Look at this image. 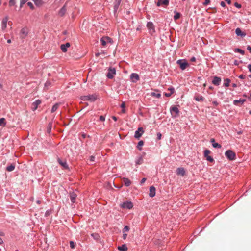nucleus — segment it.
Masks as SVG:
<instances>
[{
  "label": "nucleus",
  "instance_id": "f257e3e1",
  "mask_svg": "<svg viewBox=\"0 0 251 251\" xmlns=\"http://www.w3.org/2000/svg\"><path fill=\"white\" fill-rule=\"evenodd\" d=\"M100 42L103 47H106L108 45H110L112 43V39L110 37L107 36L102 37L100 39Z\"/></svg>",
  "mask_w": 251,
  "mask_h": 251
},
{
  "label": "nucleus",
  "instance_id": "f03ea898",
  "mask_svg": "<svg viewBox=\"0 0 251 251\" xmlns=\"http://www.w3.org/2000/svg\"><path fill=\"white\" fill-rule=\"evenodd\" d=\"M226 156L230 160H234L236 158V154L231 150H227L225 153Z\"/></svg>",
  "mask_w": 251,
  "mask_h": 251
},
{
  "label": "nucleus",
  "instance_id": "7ed1b4c3",
  "mask_svg": "<svg viewBox=\"0 0 251 251\" xmlns=\"http://www.w3.org/2000/svg\"><path fill=\"white\" fill-rule=\"evenodd\" d=\"M81 99L84 101L89 100L91 102H93L96 100L97 96L95 95H89L82 96Z\"/></svg>",
  "mask_w": 251,
  "mask_h": 251
},
{
  "label": "nucleus",
  "instance_id": "20e7f679",
  "mask_svg": "<svg viewBox=\"0 0 251 251\" xmlns=\"http://www.w3.org/2000/svg\"><path fill=\"white\" fill-rule=\"evenodd\" d=\"M29 29L27 27L22 28L20 32V37L21 38H25L28 35Z\"/></svg>",
  "mask_w": 251,
  "mask_h": 251
},
{
  "label": "nucleus",
  "instance_id": "39448f33",
  "mask_svg": "<svg viewBox=\"0 0 251 251\" xmlns=\"http://www.w3.org/2000/svg\"><path fill=\"white\" fill-rule=\"evenodd\" d=\"M147 27L149 30V33L152 35L155 32V27L153 24L151 22L147 23Z\"/></svg>",
  "mask_w": 251,
  "mask_h": 251
},
{
  "label": "nucleus",
  "instance_id": "423d86ee",
  "mask_svg": "<svg viewBox=\"0 0 251 251\" xmlns=\"http://www.w3.org/2000/svg\"><path fill=\"white\" fill-rule=\"evenodd\" d=\"M170 112L173 117H176L178 116L179 110L178 108L175 106L170 108Z\"/></svg>",
  "mask_w": 251,
  "mask_h": 251
},
{
  "label": "nucleus",
  "instance_id": "0eeeda50",
  "mask_svg": "<svg viewBox=\"0 0 251 251\" xmlns=\"http://www.w3.org/2000/svg\"><path fill=\"white\" fill-rule=\"evenodd\" d=\"M116 74V70L114 68L110 67L108 69V72L107 74V77L109 79H112L113 78L114 75Z\"/></svg>",
  "mask_w": 251,
  "mask_h": 251
},
{
  "label": "nucleus",
  "instance_id": "6e6552de",
  "mask_svg": "<svg viewBox=\"0 0 251 251\" xmlns=\"http://www.w3.org/2000/svg\"><path fill=\"white\" fill-rule=\"evenodd\" d=\"M144 131L143 128L142 127H139L135 132L134 137L137 139H139L144 133Z\"/></svg>",
  "mask_w": 251,
  "mask_h": 251
},
{
  "label": "nucleus",
  "instance_id": "1a4fd4ad",
  "mask_svg": "<svg viewBox=\"0 0 251 251\" xmlns=\"http://www.w3.org/2000/svg\"><path fill=\"white\" fill-rule=\"evenodd\" d=\"M121 206L123 208L130 209L133 207V205L131 202L127 201L125 202H123L121 204Z\"/></svg>",
  "mask_w": 251,
  "mask_h": 251
},
{
  "label": "nucleus",
  "instance_id": "9d476101",
  "mask_svg": "<svg viewBox=\"0 0 251 251\" xmlns=\"http://www.w3.org/2000/svg\"><path fill=\"white\" fill-rule=\"evenodd\" d=\"M210 153V151L208 150H205L204 151V156L206 158V160L210 162H213L214 161L213 158L209 155V154Z\"/></svg>",
  "mask_w": 251,
  "mask_h": 251
},
{
  "label": "nucleus",
  "instance_id": "9b49d317",
  "mask_svg": "<svg viewBox=\"0 0 251 251\" xmlns=\"http://www.w3.org/2000/svg\"><path fill=\"white\" fill-rule=\"evenodd\" d=\"M177 63L180 65V68L183 70L188 66V64L185 61L178 60L177 61Z\"/></svg>",
  "mask_w": 251,
  "mask_h": 251
},
{
  "label": "nucleus",
  "instance_id": "f8f14e48",
  "mask_svg": "<svg viewBox=\"0 0 251 251\" xmlns=\"http://www.w3.org/2000/svg\"><path fill=\"white\" fill-rule=\"evenodd\" d=\"M130 78L133 82H136L139 80V76L136 73H132L130 75Z\"/></svg>",
  "mask_w": 251,
  "mask_h": 251
},
{
  "label": "nucleus",
  "instance_id": "ddd939ff",
  "mask_svg": "<svg viewBox=\"0 0 251 251\" xmlns=\"http://www.w3.org/2000/svg\"><path fill=\"white\" fill-rule=\"evenodd\" d=\"M8 21V17H5L2 20L1 23V29L2 30H4L7 27V23Z\"/></svg>",
  "mask_w": 251,
  "mask_h": 251
},
{
  "label": "nucleus",
  "instance_id": "4468645a",
  "mask_svg": "<svg viewBox=\"0 0 251 251\" xmlns=\"http://www.w3.org/2000/svg\"><path fill=\"white\" fill-rule=\"evenodd\" d=\"M169 4V0H158V1L156 3L157 6H160L161 5H168Z\"/></svg>",
  "mask_w": 251,
  "mask_h": 251
},
{
  "label": "nucleus",
  "instance_id": "2eb2a0df",
  "mask_svg": "<svg viewBox=\"0 0 251 251\" xmlns=\"http://www.w3.org/2000/svg\"><path fill=\"white\" fill-rule=\"evenodd\" d=\"M41 103V101L40 100H37L32 103V109L33 111H35L38 108V106Z\"/></svg>",
  "mask_w": 251,
  "mask_h": 251
},
{
  "label": "nucleus",
  "instance_id": "dca6fc26",
  "mask_svg": "<svg viewBox=\"0 0 251 251\" xmlns=\"http://www.w3.org/2000/svg\"><path fill=\"white\" fill-rule=\"evenodd\" d=\"M221 81V79L220 77L214 76L212 80V83L215 85L218 86L220 85Z\"/></svg>",
  "mask_w": 251,
  "mask_h": 251
},
{
  "label": "nucleus",
  "instance_id": "f3484780",
  "mask_svg": "<svg viewBox=\"0 0 251 251\" xmlns=\"http://www.w3.org/2000/svg\"><path fill=\"white\" fill-rule=\"evenodd\" d=\"M155 195V188L153 186H151L150 188L149 196L150 197H153Z\"/></svg>",
  "mask_w": 251,
  "mask_h": 251
},
{
  "label": "nucleus",
  "instance_id": "a211bd4d",
  "mask_svg": "<svg viewBox=\"0 0 251 251\" xmlns=\"http://www.w3.org/2000/svg\"><path fill=\"white\" fill-rule=\"evenodd\" d=\"M70 46V44L69 43H66L65 44H62L60 46V48L63 52H65L67 50V48L69 47Z\"/></svg>",
  "mask_w": 251,
  "mask_h": 251
},
{
  "label": "nucleus",
  "instance_id": "6ab92c4d",
  "mask_svg": "<svg viewBox=\"0 0 251 251\" xmlns=\"http://www.w3.org/2000/svg\"><path fill=\"white\" fill-rule=\"evenodd\" d=\"M185 171L183 168L180 167L177 169L176 170V174L178 175H181V176H183L185 175Z\"/></svg>",
  "mask_w": 251,
  "mask_h": 251
},
{
  "label": "nucleus",
  "instance_id": "aec40b11",
  "mask_svg": "<svg viewBox=\"0 0 251 251\" xmlns=\"http://www.w3.org/2000/svg\"><path fill=\"white\" fill-rule=\"evenodd\" d=\"M58 162L59 163V164L61 166H62L64 168H65V169H68V164H67L66 161H62L61 159H58Z\"/></svg>",
  "mask_w": 251,
  "mask_h": 251
},
{
  "label": "nucleus",
  "instance_id": "412c9836",
  "mask_svg": "<svg viewBox=\"0 0 251 251\" xmlns=\"http://www.w3.org/2000/svg\"><path fill=\"white\" fill-rule=\"evenodd\" d=\"M76 197L77 195L74 192L70 194V199L72 203L75 202Z\"/></svg>",
  "mask_w": 251,
  "mask_h": 251
},
{
  "label": "nucleus",
  "instance_id": "4be33fe9",
  "mask_svg": "<svg viewBox=\"0 0 251 251\" xmlns=\"http://www.w3.org/2000/svg\"><path fill=\"white\" fill-rule=\"evenodd\" d=\"M123 181L126 186H129L131 184V181L127 178L124 177L123 178Z\"/></svg>",
  "mask_w": 251,
  "mask_h": 251
},
{
  "label": "nucleus",
  "instance_id": "5701e85b",
  "mask_svg": "<svg viewBox=\"0 0 251 251\" xmlns=\"http://www.w3.org/2000/svg\"><path fill=\"white\" fill-rule=\"evenodd\" d=\"M66 11V9L65 8V6L64 5L59 10V11L58 12V15L60 16H63L65 14Z\"/></svg>",
  "mask_w": 251,
  "mask_h": 251
},
{
  "label": "nucleus",
  "instance_id": "b1692460",
  "mask_svg": "<svg viewBox=\"0 0 251 251\" xmlns=\"http://www.w3.org/2000/svg\"><path fill=\"white\" fill-rule=\"evenodd\" d=\"M235 33L237 36H244L245 34L239 28H237L235 30Z\"/></svg>",
  "mask_w": 251,
  "mask_h": 251
},
{
  "label": "nucleus",
  "instance_id": "393cba45",
  "mask_svg": "<svg viewBox=\"0 0 251 251\" xmlns=\"http://www.w3.org/2000/svg\"><path fill=\"white\" fill-rule=\"evenodd\" d=\"M118 249L121 251H126L128 248L126 245L123 244L121 246H118Z\"/></svg>",
  "mask_w": 251,
  "mask_h": 251
},
{
  "label": "nucleus",
  "instance_id": "a878e982",
  "mask_svg": "<svg viewBox=\"0 0 251 251\" xmlns=\"http://www.w3.org/2000/svg\"><path fill=\"white\" fill-rule=\"evenodd\" d=\"M246 101V100L245 99H240V100H234L233 101V104H235V105H237L238 103H241V104H243L244 103V102Z\"/></svg>",
  "mask_w": 251,
  "mask_h": 251
},
{
  "label": "nucleus",
  "instance_id": "bb28decb",
  "mask_svg": "<svg viewBox=\"0 0 251 251\" xmlns=\"http://www.w3.org/2000/svg\"><path fill=\"white\" fill-rule=\"evenodd\" d=\"M35 5H36L38 6H40L42 5L43 2L42 0H32Z\"/></svg>",
  "mask_w": 251,
  "mask_h": 251
},
{
  "label": "nucleus",
  "instance_id": "cd10ccee",
  "mask_svg": "<svg viewBox=\"0 0 251 251\" xmlns=\"http://www.w3.org/2000/svg\"><path fill=\"white\" fill-rule=\"evenodd\" d=\"M6 125L5 119L4 118L0 119V126L4 127Z\"/></svg>",
  "mask_w": 251,
  "mask_h": 251
},
{
  "label": "nucleus",
  "instance_id": "c85d7f7f",
  "mask_svg": "<svg viewBox=\"0 0 251 251\" xmlns=\"http://www.w3.org/2000/svg\"><path fill=\"white\" fill-rule=\"evenodd\" d=\"M15 169V166L11 164L9 166H8L7 167H6V170L8 172H11V171H12L14 170Z\"/></svg>",
  "mask_w": 251,
  "mask_h": 251
},
{
  "label": "nucleus",
  "instance_id": "c756f323",
  "mask_svg": "<svg viewBox=\"0 0 251 251\" xmlns=\"http://www.w3.org/2000/svg\"><path fill=\"white\" fill-rule=\"evenodd\" d=\"M143 159L142 157H138L136 161V164L140 165L143 163Z\"/></svg>",
  "mask_w": 251,
  "mask_h": 251
},
{
  "label": "nucleus",
  "instance_id": "7c9ffc66",
  "mask_svg": "<svg viewBox=\"0 0 251 251\" xmlns=\"http://www.w3.org/2000/svg\"><path fill=\"white\" fill-rule=\"evenodd\" d=\"M150 95L157 98H159L161 97L160 93H156L155 92H151Z\"/></svg>",
  "mask_w": 251,
  "mask_h": 251
},
{
  "label": "nucleus",
  "instance_id": "2f4dec72",
  "mask_svg": "<svg viewBox=\"0 0 251 251\" xmlns=\"http://www.w3.org/2000/svg\"><path fill=\"white\" fill-rule=\"evenodd\" d=\"M59 104V103H56L52 107L51 111L52 113L55 112L57 108H58Z\"/></svg>",
  "mask_w": 251,
  "mask_h": 251
},
{
  "label": "nucleus",
  "instance_id": "473e14b6",
  "mask_svg": "<svg viewBox=\"0 0 251 251\" xmlns=\"http://www.w3.org/2000/svg\"><path fill=\"white\" fill-rule=\"evenodd\" d=\"M121 0H115L114 3V9H117L121 3Z\"/></svg>",
  "mask_w": 251,
  "mask_h": 251
},
{
  "label": "nucleus",
  "instance_id": "72a5a7b5",
  "mask_svg": "<svg viewBox=\"0 0 251 251\" xmlns=\"http://www.w3.org/2000/svg\"><path fill=\"white\" fill-rule=\"evenodd\" d=\"M91 236L95 240H98L100 238V236L97 233H92Z\"/></svg>",
  "mask_w": 251,
  "mask_h": 251
},
{
  "label": "nucleus",
  "instance_id": "f704fd0d",
  "mask_svg": "<svg viewBox=\"0 0 251 251\" xmlns=\"http://www.w3.org/2000/svg\"><path fill=\"white\" fill-rule=\"evenodd\" d=\"M230 82V80L229 79L226 78V79H225L224 86L225 87H228L229 85Z\"/></svg>",
  "mask_w": 251,
  "mask_h": 251
},
{
  "label": "nucleus",
  "instance_id": "c9c22d12",
  "mask_svg": "<svg viewBox=\"0 0 251 251\" xmlns=\"http://www.w3.org/2000/svg\"><path fill=\"white\" fill-rule=\"evenodd\" d=\"M144 145V142L142 140L140 141L137 145L138 149L140 150H142V146Z\"/></svg>",
  "mask_w": 251,
  "mask_h": 251
},
{
  "label": "nucleus",
  "instance_id": "e433bc0d",
  "mask_svg": "<svg viewBox=\"0 0 251 251\" xmlns=\"http://www.w3.org/2000/svg\"><path fill=\"white\" fill-rule=\"evenodd\" d=\"M235 52H239V53H241L242 55H244V53H245V52H244V51L243 50H242V49H239V48L235 49Z\"/></svg>",
  "mask_w": 251,
  "mask_h": 251
},
{
  "label": "nucleus",
  "instance_id": "4c0bfd02",
  "mask_svg": "<svg viewBox=\"0 0 251 251\" xmlns=\"http://www.w3.org/2000/svg\"><path fill=\"white\" fill-rule=\"evenodd\" d=\"M180 17V14L179 12H175V14L174 16V20H176L178 19Z\"/></svg>",
  "mask_w": 251,
  "mask_h": 251
},
{
  "label": "nucleus",
  "instance_id": "58836bf2",
  "mask_svg": "<svg viewBox=\"0 0 251 251\" xmlns=\"http://www.w3.org/2000/svg\"><path fill=\"white\" fill-rule=\"evenodd\" d=\"M196 100L198 101H201L203 100V98L202 96H197L195 98Z\"/></svg>",
  "mask_w": 251,
  "mask_h": 251
},
{
  "label": "nucleus",
  "instance_id": "ea45409f",
  "mask_svg": "<svg viewBox=\"0 0 251 251\" xmlns=\"http://www.w3.org/2000/svg\"><path fill=\"white\" fill-rule=\"evenodd\" d=\"M212 146H213V147H214L215 148L219 149V148H221V145H220L218 143H215L212 144Z\"/></svg>",
  "mask_w": 251,
  "mask_h": 251
},
{
  "label": "nucleus",
  "instance_id": "a19ab883",
  "mask_svg": "<svg viewBox=\"0 0 251 251\" xmlns=\"http://www.w3.org/2000/svg\"><path fill=\"white\" fill-rule=\"evenodd\" d=\"M120 106H121V108H123V109L122 110V112L123 113H125V111H126L125 109H124L125 108V107H126V104H125V102H123L122 103V104H121Z\"/></svg>",
  "mask_w": 251,
  "mask_h": 251
},
{
  "label": "nucleus",
  "instance_id": "79ce46f5",
  "mask_svg": "<svg viewBox=\"0 0 251 251\" xmlns=\"http://www.w3.org/2000/svg\"><path fill=\"white\" fill-rule=\"evenodd\" d=\"M15 3V0H9V4L10 6L14 5Z\"/></svg>",
  "mask_w": 251,
  "mask_h": 251
},
{
  "label": "nucleus",
  "instance_id": "37998d69",
  "mask_svg": "<svg viewBox=\"0 0 251 251\" xmlns=\"http://www.w3.org/2000/svg\"><path fill=\"white\" fill-rule=\"evenodd\" d=\"M129 226H126L124 227V229H123V232L124 233V232H128V231H129Z\"/></svg>",
  "mask_w": 251,
  "mask_h": 251
},
{
  "label": "nucleus",
  "instance_id": "c03bdc74",
  "mask_svg": "<svg viewBox=\"0 0 251 251\" xmlns=\"http://www.w3.org/2000/svg\"><path fill=\"white\" fill-rule=\"evenodd\" d=\"M27 1H28V0H21V1H20V7H22Z\"/></svg>",
  "mask_w": 251,
  "mask_h": 251
},
{
  "label": "nucleus",
  "instance_id": "a18cd8bd",
  "mask_svg": "<svg viewBox=\"0 0 251 251\" xmlns=\"http://www.w3.org/2000/svg\"><path fill=\"white\" fill-rule=\"evenodd\" d=\"M70 247L72 248V249H74L75 248V244L74 243L73 241H70Z\"/></svg>",
  "mask_w": 251,
  "mask_h": 251
},
{
  "label": "nucleus",
  "instance_id": "49530a36",
  "mask_svg": "<svg viewBox=\"0 0 251 251\" xmlns=\"http://www.w3.org/2000/svg\"><path fill=\"white\" fill-rule=\"evenodd\" d=\"M27 5L30 7V8L32 9H34V6H33V4L32 2H28L27 3Z\"/></svg>",
  "mask_w": 251,
  "mask_h": 251
},
{
  "label": "nucleus",
  "instance_id": "de8ad7c7",
  "mask_svg": "<svg viewBox=\"0 0 251 251\" xmlns=\"http://www.w3.org/2000/svg\"><path fill=\"white\" fill-rule=\"evenodd\" d=\"M234 6L238 8H240L241 7V5L237 2H235L234 3Z\"/></svg>",
  "mask_w": 251,
  "mask_h": 251
},
{
  "label": "nucleus",
  "instance_id": "09e8293b",
  "mask_svg": "<svg viewBox=\"0 0 251 251\" xmlns=\"http://www.w3.org/2000/svg\"><path fill=\"white\" fill-rule=\"evenodd\" d=\"M210 3V0H205V1L203 3V5H207Z\"/></svg>",
  "mask_w": 251,
  "mask_h": 251
},
{
  "label": "nucleus",
  "instance_id": "8fccbe9b",
  "mask_svg": "<svg viewBox=\"0 0 251 251\" xmlns=\"http://www.w3.org/2000/svg\"><path fill=\"white\" fill-rule=\"evenodd\" d=\"M50 84H51L50 82L47 81L45 84V87L48 88V87H49L50 85Z\"/></svg>",
  "mask_w": 251,
  "mask_h": 251
},
{
  "label": "nucleus",
  "instance_id": "3c124183",
  "mask_svg": "<svg viewBox=\"0 0 251 251\" xmlns=\"http://www.w3.org/2000/svg\"><path fill=\"white\" fill-rule=\"evenodd\" d=\"M95 157L93 155H92L90 157V161L91 162H94L95 161Z\"/></svg>",
  "mask_w": 251,
  "mask_h": 251
},
{
  "label": "nucleus",
  "instance_id": "603ef678",
  "mask_svg": "<svg viewBox=\"0 0 251 251\" xmlns=\"http://www.w3.org/2000/svg\"><path fill=\"white\" fill-rule=\"evenodd\" d=\"M168 90H170V92L172 93V94L175 91V89H174V88L173 87H170V88H168Z\"/></svg>",
  "mask_w": 251,
  "mask_h": 251
},
{
  "label": "nucleus",
  "instance_id": "864d4df0",
  "mask_svg": "<svg viewBox=\"0 0 251 251\" xmlns=\"http://www.w3.org/2000/svg\"><path fill=\"white\" fill-rule=\"evenodd\" d=\"M146 178H142L141 181V182H140L141 184V185L145 183V182L146 181Z\"/></svg>",
  "mask_w": 251,
  "mask_h": 251
},
{
  "label": "nucleus",
  "instance_id": "5fc2aeb1",
  "mask_svg": "<svg viewBox=\"0 0 251 251\" xmlns=\"http://www.w3.org/2000/svg\"><path fill=\"white\" fill-rule=\"evenodd\" d=\"M105 117L103 116H100V120L101 121H105Z\"/></svg>",
  "mask_w": 251,
  "mask_h": 251
},
{
  "label": "nucleus",
  "instance_id": "6e6d98bb",
  "mask_svg": "<svg viewBox=\"0 0 251 251\" xmlns=\"http://www.w3.org/2000/svg\"><path fill=\"white\" fill-rule=\"evenodd\" d=\"M172 94V93L170 92V93H165L164 95H165V96L166 97H168L171 96V95Z\"/></svg>",
  "mask_w": 251,
  "mask_h": 251
},
{
  "label": "nucleus",
  "instance_id": "4d7b16f0",
  "mask_svg": "<svg viewBox=\"0 0 251 251\" xmlns=\"http://www.w3.org/2000/svg\"><path fill=\"white\" fill-rule=\"evenodd\" d=\"M127 234L124 233L123 235V238L124 239H126V237H127Z\"/></svg>",
  "mask_w": 251,
  "mask_h": 251
},
{
  "label": "nucleus",
  "instance_id": "13d9d810",
  "mask_svg": "<svg viewBox=\"0 0 251 251\" xmlns=\"http://www.w3.org/2000/svg\"><path fill=\"white\" fill-rule=\"evenodd\" d=\"M212 103L215 106H217L219 104L218 102L217 101H213L212 102Z\"/></svg>",
  "mask_w": 251,
  "mask_h": 251
},
{
  "label": "nucleus",
  "instance_id": "bf43d9fd",
  "mask_svg": "<svg viewBox=\"0 0 251 251\" xmlns=\"http://www.w3.org/2000/svg\"><path fill=\"white\" fill-rule=\"evenodd\" d=\"M220 5L222 7H225V3L224 1H221L220 2Z\"/></svg>",
  "mask_w": 251,
  "mask_h": 251
},
{
  "label": "nucleus",
  "instance_id": "052dcab7",
  "mask_svg": "<svg viewBox=\"0 0 251 251\" xmlns=\"http://www.w3.org/2000/svg\"><path fill=\"white\" fill-rule=\"evenodd\" d=\"M241 79H244L245 78V75H241L239 77Z\"/></svg>",
  "mask_w": 251,
  "mask_h": 251
},
{
  "label": "nucleus",
  "instance_id": "680f3d73",
  "mask_svg": "<svg viewBox=\"0 0 251 251\" xmlns=\"http://www.w3.org/2000/svg\"><path fill=\"white\" fill-rule=\"evenodd\" d=\"M210 142L212 144H214V143H215L216 142H215V140L214 138H211L210 139Z\"/></svg>",
  "mask_w": 251,
  "mask_h": 251
},
{
  "label": "nucleus",
  "instance_id": "e2e57ef3",
  "mask_svg": "<svg viewBox=\"0 0 251 251\" xmlns=\"http://www.w3.org/2000/svg\"><path fill=\"white\" fill-rule=\"evenodd\" d=\"M249 71L251 72V64H249L248 66Z\"/></svg>",
  "mask_w": 251,
  "mask_h": 251
},
{
  "label": "nucleus",
  "instance_id": "0e129e2a",
  "mask_svg": "<svg viewBox=\"0 0 251 251\" xmlns=\"http://www.w3.org/2000/svg\"><path fill=\"white\" fill-rule=\"evenodd\" d=\"M191 61L192 62H195L196 61V58L195 57H193L191 58Z\"/></svg>",
  "mask_w": 251,
  "mask_h": 251
},
{
  "label": "nucleus",
  "instance_id": "69168bd1",
  "mask_svg": "<svg viewBox=\"0 0 251 251\" xmlns=\"http://www.w3.org/2000/svg\"><path fill=\"white\" fill-rule=\"evenodd\" d=\"M3 243V240L0 237V244H2Z\"/></svg>",
  "mask_w": 251,
  "mask_h": 251
},
{
  "label": "nucleus",
  "instance_id": "338daca9",
  "mask_svg": "<svg viewBox=\"0 0 251 251\" xmlns=\"http://www.w3.org/2000/svg\"><path fill=\"white\" fill-rule=\"evenodd\" d=\"M161 136V135L160 133H158L157 134V136H158V139H160Z\"/></svg>",
  "mask_w": 251,
  "mask_h": 251
},
{
  "label": "nucleus",
  "instance_id": "774afa93",
  "mask_svg": "<svg viewBox=\"0 0 251 251\" xmlns=\"http://www.w3.org/2000/svg\"><path fill=\"white\" fill-rule=\"evenodd\" d=\"M112 118L114 121H116V120H117V118H116L115 116H112Z\"/></svg>",
  "mask_w": 251,
  "mask_h": 251
}]
</instances>
